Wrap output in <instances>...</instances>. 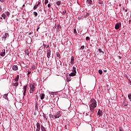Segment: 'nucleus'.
<instances>
[{"mask_svg": "<svg viewBox=\"0 0 131 131\" xmlns=\"http://www.w3.org/2000/svg\"><path fill=\"white\" fill-rule=\"evenodd\" d=\"M1 10H2V8H0V12H1L2 11Z\"/></svg>", "mask_w": 131, "mask_h": 131, "instance_id": "8fccbe9b", "label": "nucleus"}, {"mask_svg": "<svg viewBox=\"0 0 131 131\" xmlns=\"http://www.w3.org/2000/svg\"><path fill=\"white\" fill-rule=\"evenodd\" d=\"M118 58H119V59H121V57L120 56H118Z\"/></svg>", "mask_w": 131, "mask_h": 131, "instance_id": "79ce46f5", "label": "nucleus"}, {"mask_svg": "<svg viewBox=\"0 0 131 131\" xmlns=\"http://www.w3.org/2000/svg\"><path fill=\"white\" fill-rule=\"evenodd\" d=\"M23 6L25 7V5H23Z\"/></svg>", "mask_w": 131, "mask_h": 131, "instance_id": "864d4df0", "label": "nucleus"}, {"mask_svg": "<svg viewBox=\"0 0 131 131\" xmlns=\"http://www.w3.org/2000/svg\"><path fill=\"white\" fill-rule=\"evenodd\" d=\"M2 17L3 18H4V19H5V18H6V15H5V14H3L2 15Z\"/></svg>", "mask_w": 131, "mask_h": 131, "instance_id": "c756f323", "label": "nucleus"}, {"mask_svg": "<svg viewBox=\"0 0 131 131\" xmlns=\"http://www.w3.org/2000/svg\"><path fill=\"white\" fill-rule=\"evenodd\" d=\"M30 94H32L33 92H34L35 91V84H31L30 85Z\"/></svg>", "mask_w": 131, "mask_h": 131, "instance_id": "f03ea898", "label": "nucleus"}, {"mask_svg": "<svg viewBox=\"0 0 131 131\" xmlns=\"http://www.w3.org/2000/svg\"><path fill=\"white\" fill-rule=\"evenodd\" d=\"M48 3H49V0H45V5H47V4H48Z\"/></svg>", "mask_w": 131, "mask_h": 131, "instance_id": "2f4dec72", "label": "nucleus"}, {"mask_svg": "<svg viewBox=\"0 0 131 131\" xmlns=\"http://www.w3.org/2000/svg\"><path fill=\"white\" fill-rule=\"evenodd\" d=\"M30 73H31V72H28V74L29 75V74H30Z\"/></svg>", "mask_w": 131, "mask_h": 131, "instance_id": "de8ad7c7", "label": "nucleus"}, {"mask_svg": "<svg viewBox=\"0 0 131 131\" xmlns=\"http://www.w3.org/2000/svg\"><path fill=\"white\" fill-rule=\"evenodd\" d=\"M7 37H9V33H5V35L3 36V38H7Z\"/></svg>", "mask_w": 131, "mask_h": 131, "instance_id": "dca6fc26", "label": "nucleus"}, {"mask_svg": "<svg viewBox=\"0 0 131 131\" xmlns=\"http://www.w3.org/2000/svg\"><path fill=\"white\" fill-rule=\"evenodd\" d=\"M51 5L50 4H49L48 5V8H50V7H51Z\"/></svg>", "mask_w": 131, "mask_h": 131, "instance_id": "ea45409f", "label": "nucleus"}, {"mask_svg": "<svg viewBox=\"0 0 131 131\" xmlns=\"http://www.w3.org/2000/svg\"><path fill=\"white\" fill-rule=\"evenodd\" d=\"M74 33H77V32H76V29H74Z\"/></svg>", "mask_w": 131, "mask_h": 131, "instance_id": "e433bc0d", "label": "nucleus"}, {"mask_svg": "<svg viewBox=\"0 0 131 131\" xmlns=\"http://www.w3.org/2000/svg\"><path fill=\"white\" fill-rule=\"evenodd\" d=\"M6 14L7 16H10V12H6Z\"/></svg>", "mask_w": 131, "mask_h": 131, "instance_id": "473e14b6", "label": "nucleus"}, {"mask_svg": "<svg viewBox=\"0 0 131 131\" xmlns=\"http://www.w3.org/2000/svg\"><path fill=\"white\" fill-rule=\"evenodd\" d=\"M98 52L99 53H102V54H104V51H102V49H98Z\"/></svg>", "mask_w": 131, "mask_h": 131, "instance_id": "a878e982", "label": "nucleus"}, {"mask_svg": "<svg viewBox=\"0 0 131 131\" xmlns=\"http://www.w3.org/2000/svg\"><path fill=\"white\" fill-rule=\"evenodd\" d=\"M57 57H58V58H60L61 54H60L59 53H57Z\"/></svg>", "mask_w": 131, "mask_h": 131, "instance_id": "cd10ccee", "label": "nucleus"}, {"mask_svg": "<svg viewBox=\"0 0 131 131\" xmlns=\"http://www.w3.org/2000/svg\"><path fill=\"white\" fill-rule=\"evenodd\" d=\"M52 116H53L52 115H51V117H52Z\"/></svg>", "mask_w": 131, "mask_h": 131, "instance_id": "4d7b16f0", "label": "nucleus"}, {"mask_svg": "<svg viewBox=\"0 0 131 131\" xmlns=\"http://www.w3.org/2000/svg\"><path fill=\"white\" fill-rule=\"evenodd\" d=\"M128 98L129 99V100H130V102H131V93L129 94L128 95Z\"/></svg>", "mask_w": 131, "mask_h": 131, "instance_id": "b1692460", "label": "nucleus"}, {"mask_svg": "<svg viewBox=\"0 0 131 131\" xmlns=\"http://www.w3.org/2000/svg\"><path fill=\"white\" fill-rule=\"evenodd\" d=\"M32 69H35V66L32 67Z\"/></svg>", "mask_w": 131, "mask_h": 131, "instance_id": "58836bf2", "label": "nucleus"}, {"mask_svg": "<svg viewBox=\"0 0 131 131\" xmlns=\"http://www.w3.org/2000/svg\"><path fill=\"white\" fill-rule=\"evenodd\" d=\"M33 14H34L35 17H37V12H33Z\"/></svg>", "mask_w": 131, "mask_h": 131, "instance_id": "c85d7f7f", "label": "nucleus"}, {"mask_svg": "<svg viewBox=\"0 0 131 131\" xmlns=\"http://www.w3.org/2000/svg\"><path fill=\"white\" fill-rule=\"evenodd\" d=\"M86 3L88 5H92L93 4V1H92V0H87Z\"/></svg>", "mask_w": 131, "mask_h": 131, "instance_id": "2eb2a0df", "label": "nucleus"}, {"mask_svg": "<svg viewBox=\"0 0 131 131\" xmlns=\"http://www.w3.org/2000/svg\"><path fill=\"white\" fill-rule=\"evenodd\" d=\"M43 46L44 48H46V47H47V45H46L45 44H43Z\"/></svg>", "mask_w": 131, "mask_h": 131, "instance_id": "37998d69", "label": "nucleus"}, {"mask_svg": "<svg viewBox=\"0 0 131 131\" xmlns=\"http://www.w3.org/2000/svg\"><path fill=\"white\" fill-rule=\"evenodd\" d=\"M49 46L48 45V46H47V48H49Z\"/></svg>", "mask_w": 131, "mask_h": 131, "instance_id": "5fc2aeb1", "label": "nucleus"}, {"mask_svg": "<svg viewBox=\"0 0 131 131\" xmlns=\"http://www.w3.org/2000/svg\"><path fill=\"white\" fill-rule=\"evenodd\" d=\"M0 55L2 57H5V55H6V50L4 49L3 52H1Z\"/></svg>", "mask_w": 131, "mask_h": 131, "instance_id": "0eeeda50", "label": "nucleus"}, {"mask_svg": "<svg viewBox=\"0 0 131 131\" xmlns=\"http://www.w3.org/2000/svg\"><path fill=\"white\" fill-rule=\"evenodd\" d=\"M89 16H90V13H87L85 15V18H86V17H89Z\"/></svg>", "mask_w": 131, "mask_h": 131, "instance_id": "7c9ffc66", "label": "nucleus"}, {"mask_svg": "<svg viewBox=\"0 0 131 131\" xmlns=\"http://www.w3.org/2000/svg\"><path fill=\"white\" fill-rule=\"evenodd\" d=\"M12 84L14 86H18V85H19V83L18 82H16L14 83H12Z\"/></svg>", "mask_w": 131, "mask_h": 131, "instance_id": "a211bd4d", "label": "nucleus"}, {"mask_svg": "<svg viewBox=\"0 0 131 131\" xmlns=\"http://www.w3.org/2000/svg\"><path fill=\"white\" fill-rule=\"evenodd\" d=\"M4 1L5 0H0V2H1V3H4Z\"/></svg>", "mask_w": 131, "mask_h": 131, "instance_id": "a19ab883", "label": "nucleus"}, {"mask_svg": "<svg viewBox=\"0 0 131 131\" xmlns=\"http://www.w3.org/2000/svg\"><path fill=\"white\" fill-rule=\"evenodd\" d=\"M47 57H48V58L50 59V57H51V49L47 50Z\"/></svg>", "mask_w": 131, "mask_h": 131, "instance_id": "39448f33", "label": "nucleus"}, {"mask_svg": "<svg viewBox=\"0 0 131 131\" xmlns=\"http://www.w3.org/2000/svg\"><path fill=\"white\" fill-rule=\"evenodd\" d=\"M119 6H120V7H121V4H120V5H119Z\"/></svg>", "mask_w": 131, "mask_h": 131, "instance_id": "3c124183", "label": "nucleus"}, {"mask_svg": "<svg viewBox=\"0 0 131 131\" xmlns=\"http://www.w3.org/2000/svg\"><path fill=\"white\" fill-rule=\"evenodd\" d=\"M90 39H91L90 38V37H86V40H90Z\"/></svg>", "mask_w": 131, "mask_h": 131, "instance_id": "c9c22d12", "label": "nucleus"}, {"mask_svg": "<svg viewBox=\"0 0 131 131\" xmlns=\"http://www.w3.org/2000/svg\"><path fill=\"white\" fill-rule=\"evenodd\" d=\"M38 7V5H35L33 7V10H36L37 9V7Z\"/></svg>", "mask_w": 131, "mask_h": 131, "instance_id": "4be33fe9", "label": "nucleus"}, {"mask_svg": "<svg viewBox=\"0 0 131 131\" xmlns=\"http://www.w3.org/2000/svg\"><path fill=\"white\" fill-rule=\"evenodd\" d=\"M56 5H57V6H60V5H61V1H57V2H56Z\"/></svg>", "mask_w": 131, "mask_h": 131, "instance_id": "5701e85b", "label": "nucleus"}, {"mask_svg": "<svg viewBox=\"0 0 131 131\" xmlns=\"http://www.w3.org/2000/svg\"><path fill=\"white\" fill-rule=\"evenodd\" d=\"M12 69L14 71H17V70H18V66H13L12 67Z\"/></svg>", "mask_w": 131, "mask_h": 131, "instance_id": "ddd939ff", "label": "nucleus"}, {"mask_svg": "<svg viewBox=\"0 0 131 131\" xmlns=\"http://www.w3.org/2000/svg\"><path fill=\"white\" fill-rule=\"evenodd\" d=\"M41 129L42 131H47L46 130V129H45V127H43V126H41Z\"/></svg>", "mask_w": 131, "mask_h": 131, "instance_id": "412c9836", "label": "nucleus"}, {"mask_svg": "<svg viewBox=\"0 0 131 131\" xmlns=\"http://www.w3.org/2000/svg\"><path fill=\"white\" fill-rule=\"evenodd\" d=\"M72 71L74 73H76V68H75V67H73V69L72 70Z\"/></svg>", "mask_w": 131, "mask_h": 131, "instance_id": "4468645a", "label": "nucleus"}, {"mask_svg": "<svg viewBox=\"0 0 131 131\" xmlns=\"http://www.w3.org/2000/svg\"><path fill=\"white\" fill-rule=\"evenodd\" d=\"M24 96H25L26 95V90H27V85L24 86Z\"/></svg>", "mask_w": 131, "mask_h": 131, "instance_id": "6e6552de", "label": "nucleus"}, {"mask_svg": "<svg viewBox=\"0 0 131 131\" xmlns=\"http://www.w3.org/2000/svg\"><path fill=\"white\" fill-rule=\"evenodd\" d=\"M25 54H27L28 56L29 55V52L28 51V50H25Z\"/></svg>", "mask_w": 131, "mask_h": 131, "instance_id": "bb28decb", "label": "nucleus"}, {"mask_svg": "<svg viewBox=\"0 0 131 131\" xmlns=\"http://www.w3.org/2000/svg\"><path fill=\"white\" fill-rule=\"evenodd\" d=\"M62 116V112L60 111H58L57 112V113L54 115V117L55 119L59 118L60 116Z\"/></svg>", "mask_w": 131, "mask_h": 131, "instance_id": "7ed1b4c3", "label": "nucleus"}, {"mask_svg": "<svg viewBox=\"0 0 131 131\" xmlns=\"http://www.w3.org/2000/svg\"><path fill=\"white\" fill-rule=\"evenodd\" d=\"M1 19H3V18L1 17Z\"/></svg>", "mask_w": 131, "mask_h": 131, "instance_id": "13d9d810", "label": "nucleus"}, {"mask_svg": "<svg viewBox=\"0 0 131 131\" xmlns=\"http://www.w3.org/2000/svg\"><path fill=\"white\" fill-rule=\"evenodd\" d=\"M104 72H107V70H103Z\"/></svg>", "mask_w": 131, "mask_h": 131, "instance_id": "49530a36", "label": "nucleus"}, {"mask_svg": "<svg viewBox=\"0 0 131 131\" xmlns=\"http://www.w3.org/2000/svg\"><path fill=\"white\" fill-rule=\"evenodd\" d=\"M39 5H40V0L38 1V4H37V5H38V6H39Z\"/></svg>", "mask_w": 131, "mask_h": 131, "instance_id": "72a5a7b5", "label": "nucleus"}, {"mask_svg": "<svg viewBox=\"0 0 131 131\" xmlns=\"http://www.w3.org/2000/svg\"><path fill=\"white\" fill-rule=\"evenodd\" d=\"M98 72L100 75H102L103 74V71H102V70H99Z\"/></svg>", "mask_w": 131, "mask_h": 131, "instance_id": "393cba45", "label": "nucleus"}, {"mask_svg": "<svg viewBox=\"0 0 131 131\" xmlns=\"http://www.w3.org/2000/svg\"><path fill=\"white\" fill-rule=\"evenodd\" d=\"M39 28H40L39 27V26H38V27H37V30H38V29H39Z\"/></svg>", "mask_w": 131, "mask_h": 131, "instance_id": "c03bdc74", "label": "nucleus"}, {"mask_svg": "<svg viewBox=\"0 0 131 131\" xmlns=\"http://www.w3.org/2000/svg\"><path fill=\"white\" fill-rule=\"evenodd\" d=\"M35 110H38V103L37 101H35Z\"/></svg>", "mask_w": 131, "mask_h": 131, "instance_id": "423d86ee", "label": "nucleus"}, {"mask_svg": "<svg viewBox=\"0 0 131 131\" xmlns=\"http://www.w3.org/2000/svg\"><path fill=\"white\" fill-rule=\"evenodd\" d=\"M75 75H76V74L75 73H71L70 74H69V76H75Z\"/></svg>", "mask_w": 131, "mask_h": 131, "instance_id": "f3484780", "label": "nucleus"}, {"mask_svg": "<svg viewBox=\"0 0 131 131\" xmlns=\"http://www.w3.org/2000/svg\"><path fill=\"white\" fill-rule=\"evenodd\" d=\"M36 126H37L36 131H39V129H40V124H39V123H37Z\"/></svg>", "mask_w": 131, "mask_h": 131, "instance_id": "9d476101", "label": "nucleus"}, {"mask_svg": "<svg viewBox=\"0 0 131 131\" xmlns=\"http://www.w3.org/2000/svg\"><path fill=\"white\" fill-rule=\"evenodd\" d=\"M31 34H32V33H31V32H30V33H29V35H31Z\"/></svg>", "mask_w": 131, "mask_h": 131, "instance_id": "a18cd8bd", "label": "nucleus"}, {"mask_svg": "<svg viewBox=\"0 0 131 131\" xmlns=\"http://www.w3.org/2000/svg\"><path fill=\"white\" fill-rule=\"evenodd\" d=\"M83 49H84V46H82L81 47L80 50H83Z\"/></svg>", "mask_w": 131, "mask_h": 131, "instance_id": "f704fd0d", "label": "nucleus"}, {"mask_svg": "<svg viewBox=\"0 0 131 131\" xmlns=\"http://www.w3.org/2000/svg\"><path fill=\"white\" fill-rule=\"evenodd\" d=\"M3 97L6 99V100H8V94H5Z\"/></svg>", "mask_w": 131, "mask_h": 131, "instance_id": "6ab92c4d", "label": "nucleus"}, {"mask_svg": "<svg viewBox=\"0 0 131 131\" xmlns=\"http://www.w3.org/2000/svg\"><path fill=\"white\" fill-rule=\"evenodd\" d=\"M97 114L99 116H102V115H103V112H102V111H101V110H99L98 112L97 113Z\"/></svg>", "mask_w": 131, "mask_h": 131, "instance_id": "9b49d317", "label": "nucleus"}, {"mask_svg": "<svg viewBox=\"0 0 131 131\" xmlns=\"http://www.w3.org/2000/svg\"><path fill=\"white\" fill-rule=\"evenodd\" d=\"M90 103H91L90 105V111H92V112H94L95 108L97 107V101L94 98H92L90 100Z\"/></svg>", "mask_w": 131, "mask_h": 131, "instance_id": "f257e3e1", "label": "nucleus"}, {"mask_svg": "<svg viewBox=\"0 0 131 131\" xmlns=\"http://www.w3.org/2000/svg\"><path fill=\"white\" fill-rule=\"evenodd\" d=\"M40 97L41 100H43V99H45V97H46V95H45V93H41L40 95Z\"/></svg>", "mask_w": 131, "mask_h": 131, "instance_id": "1a4fd4ad", "label": "nucleus"}, {"mask_svg": "<svg viewBox=\"0 0 131 131\" xmlns=\"http://www.w3.org/2000/svg\"><path fill=\"white\" fill-rule=\"evenodd\" d=\"M126 105H127L125 104L124 105V107H125Z\"/></svg>", "mask_w": 131, "mask_h": 131, "instance_id": "09e8293b", "label": "nucleus"}, {"mask_svg": "<svg viewBox=\"0 0 131 131\" xmlns=\"http://www.w3.org/2000/svg\"><path fill=\"white\" fill-rule=\"evenodd\" d=\"M70 80H71L70 79L67 78V81H68V82L70 81Z\"/></svg>", "mask_w": 131, "mask_h": 131, "instance_id": "4c0bfd02", "label": "nucleus"}, {"mask_svg": "<svg viewBox=\"0 0 131 131\" xmlns=\"http://www.w3.org/2000/svg\"><path fill=\"white\" fill-rule=\"evenodd\" d=\"M37 31H38V30H37Z\"/></svg>", "mask_w": 131, "mask_h": 131, "instance_id": "6e6d98bb", "label": "nucleus"}, {"mask_svg": "<svg viewBox=\"0 0 131 131\" xmlns=\"http://www.w3.org/2000/svg\"><path fill=\"white\" fill-rule=\"evenodd\" d=\"M71 64L73 65L74 64V57L72 56L71 59Z\"/></svg>", "mask_w": 131, "mask_h": 131, "instance_id": "f8f14e48", "label": "nucleus"}, {"mask_svg": "<svg viewBox=\"0 0 131 131\" xmlns=\"http://www.w3.org/2000/svg\"><path fill=\"white\" fill-rule=\"evenodd\" d=\"M15 81H18L19 80V75H17L15 78Z\"/></svg>", "mask_w": 131, "mask_h": 131, "instance_id": "aec40b11", "label": "nucleus"}, {"mask_svg": "<svg viewBox=\"0 0 131 131\" xmlns=\"http://www.w3.org/2000/svg\"><path fill=\"white\" fill-rule=\"evenodd\" d=\"M125 11V12H127V9H126Z\"/></svg>", "mask_w": 131, "mask_h": 131, "instance_id": "603ef678", "label": "nucleus"}, {"mask_svg": "<svg viewBox=\"0 0 131 131\" xmlns=\"http://www.w3.org/2000/svg\"><path fill=\"white\" fill-rule=\"evenodd\" d=\"M121 27V23H117L115 25V29H116V30H118V29H119V27Z\"/></svg>", "mask_w": 131, "mask_h": 131, "instance_id": "20e7f679", "label": "nucleus"}]
</instances>
